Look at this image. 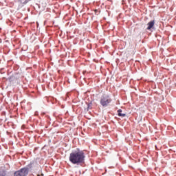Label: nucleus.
Here are the masks:
<instances>
[{
    "label": "nucleus",
    "mask_w": 176,
    "mask_h": 176,
    "mask_svg": "<svg viewBox=\"0 0 176 176\" xmlns=\"http://www.w3.org/2000/svg\"><path fill=\"white\" fill-rule=\"evenodd\" d=\"M147 30H151V28H153V25H155V21H151L148 23Z\"/></svg>",
    "instance_id": "20e7f679"
},
{
    "label": "nucleus",
    "mask_w": 176,
    "mask_h": 176,
    "mask_svg": "<svg viewBox=\"0 0 176 176\" xmlns=\"http://www.w3.org/2000/svg\"><path fill=\"white\" fill-rule=\"evenodd\" d=\"M118 116H122V118H124V116H126V113H122V109H119L118 111Z\"/></svg>",
    "instance_id": "39448f33"
},
{
    "label": "nucleus",
    "mask_w": 176,
    "mask_h": 176,
    "mask_svg": "<svg viewBox=\"0 0 176 176\" xmlns=\"http://www.w3.org/2000/svg\"><path fill=\"white\" fill-rule=\"evenodd\" d=\"M28 175V168H23L14 173V176H25Z\"/></svg>",
    "instance_id": "7ed1b4c3"
},
{
    "label": "nucleus",
    "mask_w": 176,
    "mask_h": 176,
    "mask_svg": "<svg viewBox=\"0 0 176 176\" xmlns=\"http://www.w3.org/2000/svg\"><path fill=\"white\" fill-rule=\"evenodd\" d=\"M0 176H6V173L5 172V170H2L1 172H0Z\"/></svg>",
    "instance_id": "423d86ee"
},
{
    "label": "nucleus",
    "mask_w": 176,
    "mask_h": 176,
    "mask_svg": "<svg viewBox=\"0 0 176 176\" xmlns=\"http://www.w3.org/2000/svg\"><path fill=\"white\" fill-rule=\"evenodd\" d=\"M109 102H111V98L107 95H104L101 98L100 104L102 107H107Z\"/></svg>",
    "instance_id": "f03ea898"
},
{
    "label": "nucleus",
    "mask_w": 176,
    "mask_h": 176,
    "mask_svg": "<svg viewBox=\"0 0 176 176\" xmlns=\"http://www.w3.org/2000/svg\"><path fill=\"white\" fill-rule=\"evenodd\" d=\"M89 109H91V103L88 104L87 110L89 111Z\"/></svg>",
    "instance_id": "0eeeda50"
},
{
    "label": "nucleus",
    "mask_w": 176,
    "mask_h": 176,
    "mask_svg": "<svg viewBox=\"0 0 176 176\" xmlns=\"http://www.w3.org/2000/svg\"><path fill=\"white\" fill-rule=\"evenodd\" d=\"M69 160L73 164H80L85 162V153L80 151H74L70 153Z\"/></svg>",
    "instance_id": "f257e3e1"
}]
</instances>
